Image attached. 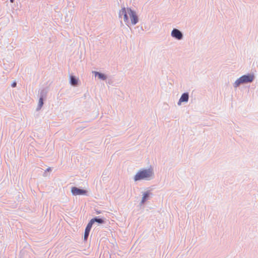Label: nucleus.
<instances>
[{
    "label": "nucleus",
    "mask_w": 258,
    "mask_h": 258,
    "mask_svg": "<svg viewBox=\"0 0 258 258\" xmlns=\"http://www.w3.org/2000/svg\"><path fill=\"white\" fill-rule=\"evenodd\" d=\"M128 15L132 24L135 25L138 22V18L135 12L133 11L130 8L125 9V8H122L119 12V16H123L124 21L126 23L129 22Z\"/></svg>",
    "instance_id": "f257e3e1"
},
{
    "label": "nucleus",
    "mask_w": 258,
    "mask_h": 258,
    "mask_svg": "<svg viewBox=\"0 0 258 258\" xmlns=\"http://www.w3.org/2000/svg\"><path fill=\"white\" fill-rule=\"evenodd\" d=\"M153 171L151 169H145L139 171L135 176V181L149 180L153 176Z\"/></svg>",
    "instance_id": "f03ea898"
},
{
    "label": "nucleus",
    "mask_w": 258,
    "mask_h": 258,
    "mask_svg": "<svg viewBox=\"0 0 258 258\" xmlns=\"http://www.w3.org/2000/svg\"><path fill=\"white\" fill-rule=\"evenodd\" d=\"M254 78L253 75H244L239 78L235 82V87H237L241 83L251 82Z\"/></svg>",
    "instance_id": "7ed1b4c3"
},
{
    "label": "nucleus",
    "mask_w": 258,
    "mask_h": 258,
    "mask_svg": "<svg viewBox=\"0 0 258 258\" xmlns=\"http://www.w3.org/2000/svg\"><path fill=\"white\" fill-rule=\"evenodd\" d=\"M72 193L74 196L77 195H85L87 191L84 189L78 188L76 187H73L71 189Z\"/></svg>",
    "instance_id": "20e7f679"
},
{
    "label": "nucleus",
    "mask_w": 258,
    "mask_h": 258,
    "mask_svg": "<svg viewBox=\"0 0 258 258\" xmlns=\"http://www.w3.org/2000/svg\"><path fill=\"white\" fill-rule=\"evenodd\" d=\"M171 35L177 39H181L182 37V34L178 30L174 29L172 30Z\"/></svg>",
    "instance_id": "39448f33"
},
{
    "label": "nucleus",
    "mask_w": 258,
    "mask_h": 258,
    "mask_svg": "<svg viewBox=\"0 0 258 258\" xmlns=\"http://www.w3.org/2000/svg\"><path fill=\"white\" fill-rule=\"evenodd\" d=\"M92 225L91 224V223H88V224L85 229V231L84 238L85 240H87V239L88 237L90 231L92 228Z\"/></svg>",
    "instance_id": "423d86ee"
},
{
    "label": "nucleus",
    "mask_w": 258,
    "mask_h": 258,
    "mask_svg": "<svg viewBox=\"0 0 258 258\" xmlns=\"http://www.w3.org/2000/svg\"><path fill=\"white\" fill-rule=\"evenodd\" d=\"M188 99V95L187 93H184L181 96L179 99V102H187Z\"/></svg>",
    "instance_id": "0eeeda50"
},
{
    "label": "nucleus",
    "mask_w": 258,
    "mask_h": 258,
    "mask_svg": "<svg viewBox=\"0 0 258 258\" xmlns=\"http://www.w3.org/2000/svg\"><path fill=\"white\" fill-rule=\"evenodd\" d=\"M95 222L102 224V223H104V220L101 219L95 218L92 219L89 223H91V224L92 225Z\"/></svg>",
    "instance_id": "6e6552de"
},
{
    "label": "nucleus",
    "mask_w": 258,
    "mask_h": 258,
    "mask_svg": "<svg viewBox=\"0 0 258 258\" xmlns=\"http://www.w3.org/2000/svg\"><path fill=\"white\" fill-rule=\"evenodd\" d=\"M95 76H97L99 79H102V80H105L106 79V77L103 74H101L100 73H99V72H95Z\"/></svg>",
    "instance_id": "1a4fd4ad"
},
{
    "label": "nucleus",
    "mask_w": 258,
    "mask_h": 258,
    "mask_svg": "<svg viewBox=\"0 0 258 258\" xmlns=\"http://www.w3.org/2000/svg\"><path fill=\"white\" fill-rule=\"evenodd\" d=\"M71 83L72 85H76L78 80L73 76H71Z\"/></svg>",
    "instance_id": "9d476101"
},
{
    "label": "nucleus",
    "mask_w": 258,
    "mask_h": 258,
    "mask_svg": "<svg viewBox=\"0 0 258 258\" xmlns=\"http://www.w3.org/2000/svg\"><path fill=\"white\" fill-rule=\"evenodd\" d=\"M149 194L148 192H146L144 194L143 197L142 198V203H144L146 199L149 197Z\"/></svg>",
    "instance_id": "9b49d317"
},
{
    "label": "nucleus",
    "mask_w": 258,
    "mask_h": 258,
    "mask_svg": "<svg viewBox=\"0 0 258 258\" xmlns=\"http://www.w3.org/2000/svg\"><path fill=\"white\" fill-rule=\"evenodd\" d=\"M43 99L42 98H40L39 100V105L40 106V107H41L43 105Z\"/></svg>",
    "instance_id": "f8f14e48"
},
{
    "label": "nucleus",
    "mask_w": 258,
    "mask_h": 258,
    "mask_svg": "<svg viewBox=\"0 0 258 258\" xmlns=\"http://www.w3.org/2000/svg\"><path fill=\"white\" fill-rule=\"evenodd\" d=\"M16 82H14V83H13V84H12V86L13 87H16Z\"/></svg>",
    "instance_id": "ddd939ff"
},
{
    "label": "nucleus",
    "mask_w": 258,
    "mask_h": 258,
    "mask_svg": "<svg viewBox=\"0 0 258 258\" xmlns=\"http://www.w3.org/2000/svg\"><path fill=\"white\" fill-rule=\"evenodd\" d=\"M11 2V3H13L14 2V0H10Z\"/></svg>",
    "instance_id": "4468645a"
}]
</instances>
